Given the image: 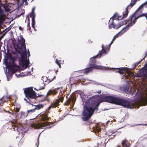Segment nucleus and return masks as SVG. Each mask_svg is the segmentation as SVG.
Here are the masks:
<instances>
[{
  "mask_svg": "<svg viewBox=\"0 0 147 147\" xmlns=\"http://www.w3.org/2000/svg\"><path fill=\"white\" fill-rule=\"evenodd\" d=\"M143 76L147 79V72L146 71H143Z\"/></svg>",
  "mask_w": 147,
  "mask_h": 147,
  "instance_id": "nucleus-38",
  "label": "nucleus"
},
{
  "mask_svg": "<svg viewBox=\"0 0 147 147\" xmlns=\"http://www.w3.org/2000/svg\"><path fill=\"white\" fill-rule=\"evenodd\" d=\"M129 87H128L127 88V90L128 91L129 90Z\"/></svg>",
  "mask_w": 147,
  "mask_h": 147,
  "instance_id": "nucleus-57",
  "label": "nucleus"
},
{
  "mask_svg": "<svg viewBox=\"0 0 147 147\" xmlns=\"http://www.w3.org/2000/svg\"><path fill=\"white\" fill-rule=\"evenodd\" d=\"M74 99V97L71 98H68L66 102L65 103V105L67 106L69 105L71 101H72V102H73Z\"/></svg>",
  "mask_w": 147,
  "mask_h": 147,
  "instance_id": "nucleus-29",
  "label": "nucleus"
},
{
  "mask_svg": "<svg viewBox=\"0 0 147 147\" xmlns=\"http://www.w3.org/2000/svg\"><path fill=\"white\" fill-rule=\"evenodd\" d=\"M22 13L21 14H20V15H22Z\"/></svg>",
  "mask_w": 147,
  "mask_h": 147,
  "instance_id": "nucleus-61",
  "label": "nucleus"
},
{
  "mask_svg": "<svg viewBox=\"0 0 147 147\" xmlns=\"http://www.w3.org/2000/svg\"><path fill=\"white\" fill-rule=\"evenodd\" d=\"M115 69L118 70L117 71L120 74H122L127 72V69L125 67L116 68Z\"/></svg>",
  "mask_w": 147,
  "mask_h": 147,
  "instance_id": "nucleus-23",
  "label": "nucleus"
},
{
  "mask_svg": "<svg viewBox=\"0 0 147 147\" xmlns=\"http://www.w3.org/2000/svg\"><path fill=\"white\" fill-rule=\"evenodd\" d=\"M5 34H3L0 37V41L3 38V36H4Z\"/></svg>",
  "mask_w": 147,
  "mask_h": 147,
  "instance_id": "nucleus-50",
  "label": "nucleus"
},
{
  "mask_svg": "<svg viewBox=\"0 0 147 147\" xmlns=\"http://www.w3.org/2000/svg\"><path fill=\"white\" fill-rule=\"evenodd\" d=\"M94 67L93 65H89V67L85 69V73H86L92 71L93 70V68H94Z\"/></svg>",
  "mask_w": 147,
  "mask_h": 147,
  "instance_id": "nucleus-27",
  "label": "nucleus"
},
{
  "mask_svg": "<svg viewBox=\"0 0 147 147\" xmlns=\"http://www.w3.org/2000/svg\"><path fill=\"white\" fill-rule=\"evenodd\" d=\"M32 106H34L33 105V104H32Z\"/></svg>",
  "mask_w": 147,
  "mask_h": 147,
  "instance_id": "nucleus-63",
  "label": "nucleus"
},
{
  "mask_svg": "<svg viewBox=\"0 0 147 147\" xmlns=\"http://www.w3.org/2000/svg\"><path fill=\"white\" fill-rule=\"evenodd\" d=\"M113 43V42L111 41V43H110V44L109 45V47H107L106 48V50H109V49L110 48L111 46V45Z\"/></svg>",
  "mask_w": 147,
  "mask_h": 147,
  "instance_id": "nucleus-41",
  "label": "nucleus"
},
{
  "mask_svg": "<svg viewBox=\"0 0 147 147\" xmlns=\"http://www.w3.org/2000/svg\"><path fill=\"white\" fill-rule=\"evenodd\" d=\"M30 21L29 20V19L28 20V23L27 25V27H28L30 26Z\"/></svg>",
  "mask_w": 147,
  "mask_h": 147,
  "instance_id": "nucleus-46",
  "label": "nucleus"
},
{
  "mask_svg": "<svg viewBox=\"0 0 147 147\" xmlns=\"http://www.w3.org/2000/svg\"><path fill=\"white\" fill-rule=\"evenodd\" d=\"M122 147H131L130 142L125 139L122 141L121 142ZM116 147H121L120 146H118Z\"/></svg>",
  "mask_w": 147,
  "mask_h": 147,
  "instance_id": "nucleus-14",
  "label": "nucleus"
},
{
  "mask_svg": "<svg viewBox=\"0 0 147 147\" xmlns=\"http://www.w3.org/2000/svg\"><path fill=\"white\" fill-rule=\"evenodd\" d=\"M34 106L35 107V110H38L42 108L44 106L43 104H39L37 105H34Z\"/></svg>",
  "mask_w": 147,
  "mask_h": 147,
  "instance_id": "nucleus-25",
  "label": "nucleus"
},
{
  "mask_svg": "<svg viewBox=\"0 0 147 147\" xmlns=\"http://www.w3.org/2000/svg\"><path fill=\"white\" fill-rule=\"evenodd\" d=\"M125 23V22L124 21H121L117 24V28H119L121 26L124 25Z\"/></svg>",
  "mask_w": 147,
  "mask_h": 147,
  "instance_id": "nucleus-33",
  "label": "nucleus"
},
{
  "mask_svg": "<svg viewBox=\"0 0 147 147\" xmlns=\"http://www.w3.org/2000/svg\"><path fill=\"white\" fill-rule=\"evenodd\" d=\"M143 7V5H141L140 7L138 8V9H137L138 10H140V9L142 8V7Z\"/></svg>",
  "mask_w": 147,
  "mask_h": 147,
  "instance_id": "nucleus-47",
  "label": "nucleus"
},
{
  "mask_svg": "<svg viewBox=\"0 0 147 147\" xmlns=\"http://www.w3.org/2000/svg\"><path fill=\"white\" fill-rule=\"evenodd\" d=\"M55 76H54L52 78H49V77L48 76L47 78V80H48L49 81L48 82V83H49L51 82H52L53 80V79L55 78Z\"/></svg>",
  "mask_w": 147,
  "mask_h": 147,
  "instance_id": "nucleus-35",
  "label": "nucleus"
},
{
  "mask_svg": "<svg viewBox=\"0 0 147 147\" xmlns=\"http://www.w3.org/2000/svg\"><path fill=\"white\" fill-rule=\"evenodd\" d=\"M97 55L90 59V63L89 65H93L94 68L96 69H102V67L101 66H98L95 65L96 61L95 59L98 56H96Z\"/></svg>",
  "mask_w": 147,
  "mask_h": 147,
  "instance_id": "nucleus-12",
  "label": "nucleus"
},
{
  "mask_svg": "<svg viewBox=\"0 0 147 147\" xmlns=\"http://www.w3.org/2000/svg\"><path fill=\"white\" fill-rule=\"evenodd\" d=\"M94 112L93 108L92 107L86 106L84 108V111L82 112L83 116L82 120L84 121H87L92 116Z\"/></svg>",
  "mask_w": 147,
  "mask_h": 147,
  "instance_id": "nucleus-1",
  "label": "nucleus"
},
{
  "mask_svg": "<svg viewBox=\"0 0 147 147\" xmlns=\"http://www.w3.org/2000/svg\"><path fill=\"white\" fill-rule=\"evenodd\" d=\"M19 29L20 30H21L23 31V29L21 26H19Z\"/></svg>",
  "mask_w": 147,
  "mask_h": 147,
  "instance_id": "nucleus-49",
  "label": "nucleus"
},
{
  "mask_svg": "<svg viewBox=\"0 0 147 147\" xmlns=\"http://www.w3.org/2000/svg\"><path fill=\"white\" fill-rule=\"evenodd\" d=\"M28 55H30V52L29 50H28Z\"/></svg>",
  "mask_w": 147,
  "mask_h": 147,
  "instance_id": "nucleus-53",
  "label": "nucleus"
},
{
  "mask_svg": "<svg viewBox=\"0 0 147 147\" xmlns=\"http://www.w3.org/2000/svg\"><path fill=\"white\" fill-rule=\"evenodd\" d=\"M26 97L27 98V99L24 98V100L30 104L35 102V100L36 98L37 97L36 93L34 91L29 94Z\"/></svg>",
  "mask_w": 147,
  "mask_h": 147,
  "instance_id": "nucleus-4",
  "label": "nucleus"
},
{
  "mask_svg": "<svg viewBox=\"0 0 147 147\" xmlns=\"http://www.w3.org/2000/svg\"><path fill=\"white\" fill-rule=\"evenodd\" d=\"M114 133L115 132L109 131L106 133V135L109 136H112L111 138H113L115 136V135H114Z\"/></svg>",
  "mask_w": 147,
  "mask_h": 147,
  "instance_id": "nucleus-30",
  "label": "nucleus"
},
{
  "mask_svg": "<svg viewBox=\"0 0 147 147\" xmlns=\"http://www.w3.org/2000/svg\"><path fill=\"white\" fill-rule=\"evenodd\" d=\"M44 84L43 83H40L37 85L34 89L37 90H41L44 88Z\"/></svg>",
  "mask_w": 147,
  "mask_h": 147,
  "instance_id": "nucleus-20",
  "label": "nucleus"
},
{
  "mask_svg": "<svg viewBox=\"0 0 147 147\" xmlns=\"http://www.w3.org/2000/svg\"><path fill=\"white\" fill-rule=\"evenodd\" d=\"M4 60V63L6 65L7 68L8 69H10L13 66L11 63L14 64L16 59L14 57H12L10 53H9L6 54Z\"/></svg>",
  "mask_w": 147,
  "mask_h": 147,
  "instance_id": "nucleus-3",
  "label": "nucleus"
},
{
  "mask_svg": "<svg viewBox=\"0 0 147 147\" xmlns=\"http://www.w3.org/2000/svg\"><path fill=\"white\" fill-rule=\"evenodd\" d=\"M3 97L1 98L0 99V105H2L4 103V101H3Z\"/></svg>",
  "mask_w": 147,
  "mask_h": 147,
  "instance_id": "nucleus-39",
  "label": "nucleus"
},
{
  "mask_svg": "<svg viewBox=\"0 0 147 147\" xmlns=\"http://www.w3.org/2000/svg\"><path fill=\"white\" fill-rule=\"evenodd\" d=\"M36 110L34 108L33 109H31L30 110H28L27 112L28 113H28H32L34 112Z\"/></svg>",
  "mask_w": 147,
  "mask_h": 147,
  "instance_id": "nucleus-37",
  "label": "nucleus"
},
{
  "mask_svg": "<svg viewBox=\"0 0 147 147\" xmlns=\"http://www.w3.org/2000/svg\"><path fill=\"white\" fill-rule=\"evenodd\" d=\"M117 98L116 97L107 96L102 98L101 101L102 102H107L116 104Z\"/></svg>",
  "mask_w": 147,
  "mask_h": 147,
  "instance_id": "nucleus-7",
  "label": "nucleus"
},
{
  "mask_svg": "<svg viewBox=\"0 0 147 147\" xmlns=\"http://www.w3.org/2000/svg\"><path fill=\"white\" fill-rule=\"evenodd\" d=\"M95 130L97 132H100L101 131V128L97 126L95 128Z\"/></svg>",
  "mask_w": 147,
  "mask_h": 147,
  "instance_id": "nucleus-40",
  "label": "nucleus"
},
{
  "mask_svg": "<svg viewBox=\"0 0 147 147\" xmlns=\"http://www.w3.org/2000/svg\"><path fill=\"white\" fill-rule=\"evenodd\" d=\"M92 99V98H90L89 99V101H90Z\"/></svg>",
  "mask_w": 147,
  "mask_h": 147,
  "instance_id": "nucleus-56",
  "label": "nucleus"
},
{
  "mask_svg": "<svg viewBox=\"0 0 147 147\" xmlns=\"http://www.w3.org/2000/svg\"><path fill=\"white\" fill-rule=\"evenodd\" d=\"M26 97L27 98V99L24 98V100L30 104L35 102V100L36 98L37 97L36 93L34 91L29 94Z\"/></svg>",
  "mask_w": 147,
  "mask_h": 147,
  "instance_id": "nucleus-5",
  "label": "nucleus"
},
{
  "mask_svg": "<svg viewBox=\"0 0 147 147\" xmlns=\"http://www.w3.org/2000/svg\"><path fill=\"white\" fill-rule=\"evenodd\" d=\"M44 100H42V101H43Z\"/></svg>",
  "mask_w": 147,
  "mask_h": 147,
  "instance_id": "nucleus-64",
  "label": "nucleus"
},
{
  "mask_svg": "<svg viewBox=\"0 0 147 147\" xmlns=\"http://www.w3.org/2000/svg\"><path fill=\"white\" fill-rule=\"evenodd\" d=\"M23 2H25L26 5H27L28 3L27 1V0H22Z\"/></svg>",
  "mask_w": 147,
  "mask_h": 147,
  "instance_id": "nucleus-45",
  "label": "nucleus"
},
{
  "mask_svg": "<svg viewBox=\"0 0 147 147\" xmlns=\"http://www.w3.org/2000/svg\"><path fill=\"white\" fill-rule=\"evenodd\" d=\"M50 125V122H44L41 124L39 123L35 124L33 125V127L36 129H40L44 127H47L46 128H50L51 126Z\"/></svg>",
  "mask_w": 147,
  "mask_h": 147,
  "instance_id": "nucleus-10",
  "label": "nucleus"
},
{
  "mask_svg": "<svg viewBox=\"0 0 147 147\" xmlns=\"http://www.w3.org/2000/svg\"><path fill=\"white\" fill-rule=\"evenodd\" d=\"M63 101V98L62 97L60 98L59 99H56L48 107V109L50 110L51 108H55L57 106L59 105V103L60 102H62Z\"/></svg>",
  "mask_w": 147,
  "mask_h": 147,
  "instance_id": "nucleus-11",
  "label": "nucleus"
},
{
  "mask_svg": "<svg viewBox=\"0 0 147 147\" xmlns=\"http://www.w3.org/2000/svg\"><path fill=\"white\" fill-rule=\"evenodd\" d=\"M131 8H130L129 7H127H127L126 8L125 10L124 11V12L123 13V17H122L121 18V17H118L117 19H119V20H121L123 18H126L128 15L129 13V11L128 10L129 9H130Z\"/></svg>",
  "mask_w": 147,
  "mask_h": 147,
  "instance_id": "nucleus-17",
  "label": "nucleus"
},
{
  "mask_svg": "<svg viewBox=\"0 0 147 147\" xmlns=\"http://www.w3.org/2000/svg\"><path fill=\"white\" fill-rule=\"evenodd\" d=\"M27 67V66L26 65V68Z\"/></svg>",
  "mask_w": 147,
  "mask_h": 147,
  "instance_id": "nucleus-60",
  "label": "nucleus"
},
{
  "mask_svg": "<svg viewBox=\"0 0 147 147\" xmlns=\"http://www.w3.org/2000/svg\"><path fill=\"white\" fill-rule=\"evenodd\" d=\"M116 38H115V37L114 36V37H113V39L112 40V41L113 42L115 40V39H116Z\"/></svg>",
  "mask_w": 147,
  "mask_h": 147,
  "instance_id": "nucleus-52",
  "label": "nucleus"
},
{
  "mask_svg": "<svg viewBox=\"0 0 147 147\" xmlns=\"http://www.w3.org/2000/svg\"><path fill=\"white\" fill-rule=\"evenodd\" d=\"M102 102L101 101L99 102L95 105V107L93 108V110L94 111H94L95 110H98V107L100 105V103Z\"/></svg>",
  "mask_w": 147,
  "mask_h": 147,
  "instance_id": "nucleus-31",
  "label": "nucleus"
},
{
  "mask_svg": "<svg viewBox=\"0 0 147 147\" xmlns=\"http://www.w3.org/2000/svg\"><path fill=\"white\" fill-rule=\"evenodd\" d=\"M63 93L62 92V91H61V90H60V92L59 93V95L58 96V99H59V98H60L62 97L63 98V100L64 97V96H63Z\"/></svg>",
  "mask_w": 147,
  "mask_h": 147,
  "instance_id": "nucleus-36",
  "label": "nucleus"
},
{
  "mask_svg": "<svg viewBox=\"0 0 147 147\" xmlns=\"http://www.w3.org/2000/svg\"><path fill=\"white\" fill-rule=\"evenodd\" d=\"M39 117V119L42 121H47L49 119L48 115L45 114L41 115Z\"/></svg>",
  "mask_w": 147,
  "mask_h": 147,
  "instance_id": "nucleus-19",
  "label": "nucleus"
},
{
  "mask_svg": "<svg viewBox=\"0 0 147 147\" xmlns=\"http://www.w3.org/2000/svg\"><path fill=\"white\" fill-rule=\"evenodd\" d=\"M125 32V30H124L123 32H122L121 31L119 32L118 33L115 35L114 36L116 38H118L119 36L123 34Z\"/></svg>",
  "mask_w": 147,
  "mask_h": 147,
  "instance_id": "nucleus-34",
  "label": "nucleus"
},
{
  "mask_svg": "<svg viewBox=\"0 0 147 147\" xmlns=\"http://www.w3.org/2000/svg\"><path fill=\"white\" fill-rule=\"evenodd\" d=\"M146 4H147V1L145 3Z\"/></svg>",
  "mask_w": 147,
  "mask_h": 147,
  "instance_id": "nucleus-58",
  "label": "nucleus"
},
{
  "mask_svg": "<svg viewBox=\"0 0 147 147\" xmlns=\"http://www.w3.org/2000/svg\"><path fill=\"white\" fill-rule=\"evenodd\" d=\"M20 42L17 45V48H15V51L13 52V53L14 54H15L16 53H20L21 50H22L23 49H25L26 52V49L25 44V40L23 38L22 35H20Z\"/></svg>",
  "mask_w": 147,
  "mask_h": 147,
  "instance_id": "nucleus-2",
  "label": "nucleus"
},
{
  "mask_svg": "<svg viewBox=\"0 0 147 147\" xmlns=\"http://www.w3.org/2000/svg\"><path fill=\"white\" fill-rule=\"evenodd\" d=\"M26 63H29V60L26 61Z\"/></svg>",
  "mask_w": 147,
  "mask_h": 147,
  "instance_id": "nucleus-55",
  "label": "nucleus"
},
{
  "mask_svg": "<svg viewBox=\"0 0 147 147\" xmlns=\"http://www.w3.org/2000/svg\"><path fill=\"white\" fill-rule=\"evenodd\" d=\"M34 91L33 90L32 87H29L25 88L24 92L25 95L26 96H27L29 94L31 93Z\"/></svg>",
  "mask_w": 147,
  "mask_h": 147,
  "instance_id": "nucleus-18",
  "label": "nucleus"
},
{
  "mask_svg": "<svg viewBox=\"0 0 147 147\" xmlns=\"http://www.w3.org/2000/svg\"><path fill=\"white\" fill-rule=\"evenodd\" d=\"M16 109H14V111H13V112H9V111H8V113H9L11 114L12 115H13V116L15 117V115H13V113H15V111H16Z\"/></svg>",
  "mask_w": 147,
  "mask_h": 147,
  "instance_id": "nucleus-42",
  "label": "nucleus"
},
{
  "mask_svg": "<svg viewBox=\"0 0 147 147\" xmlns=\"http://www.w3.org/2000/svg\"><path fill=\"white\" fill-rule=\"evenodd\" d=\"M20 109V107H16V111L14 113H13V114L15 115V117L16 118L18 117L19 118H24L26 117L28 114V113L21 112L18 113Z\"/></svg>",
  "mask_w": 147,
  "mask_h": 147,
  "instance_id": "nucleus-9",
  "label": "nucleus"
},
{
  "mask_svg": "<svg viewBox=\"0 0 147 147\" xmlns=\"http://www.w3.org/2000/svg\"><path fill=\"white\" fill-rule=\"evenodd\" d=\"M60 88H57L53 90H50L48 92L47 96H48L53 94L55 95L58 93V90H59Z\"/></svg>",
  "mask_w": 147,
  "mask_h": 147,
  "instance_id": "nucleus-16",
  "label": "nucleus"
},
{
  "mask_svg": "<svg viewBox=\"0 0 147 147\" xmlns=\"http://www.w3.org/2000/svg\"><path fill=\"white\" fill-rule=\"evenodd\" d=\"M101 92V90H99L98 92H97L98 93V94H100Z\"/></svg>",
  "mask_w": 147,
  "mask_h": 147,
  "instance_id": "nucleus-54",
  "label": "nucleus"
},
{
  "mask_svg": "<svg viewBox=\"0 0 147 147\" xmlns=\"http://www.w3.org/2000/svg\"><path fill=\"white\" fill-rule=\"evenodd\" d=\"M106 139L102 137L99 138L97 139V145L98 147H101L102 145V143L103 142H104L105 143H107L108 141L106 142Z\"/></svg>",
  "mask_w": 147,
  "mask_h": 147,
  "instance_id": "nucleus-15",
  "label": "nucleus"
},
{
  "mask_svg": "<svg viewBox=\"0 0 147 147\" xmlns=\"http://www.w3.org/2000/svg\"><path fill=\"white\" fill-rule=\"evenodd\" d=\"M11 122L12 124L11 127V130L17 131L19 132L21 130V126L17 123L16 119L11 121Z\"/></svg>",
  "mask_w": 147,
  "mask_h": 147,
  "instance_id": "nucleus-8",
  "label": "nucleus"
},
{
  "mask_svg": "<svg viewBox=\"0 0 147 147\" xmlns=\"http://www.w3.org/2000/svg\"><path fill=\"white\" fill-rule=\"evenodd\" d=\"M35 8L34 7L32 9V12L30 14V18H32V27L35 30H36L35 25V14L34 13Z\"/></svg>",
  "mask_w": 147,
  "mask_h": 147,
  "instance_id": "nucleus-13",
  "label": "nucleus"
},
{
  "mask_svg": "<svg viewBox=\"0 0 147 147\" xmlns=\"http://www.w3.org/2000/svg\"><path fill=\"white\" fill-rule=\"evenodd\" d=\"M111 21L112 22L109 24L110 25L109 26V29H111L113 27L114 28H116V29H118V28H117V24L115 25L114 24L113 22L114 19L113 18L111 19Z\"/></svg>",
  "mask_w": 147,
  "mask_h": 147,
  "instance_id": "nucleus-26",
  "label": "nucleus"
},
{
  "mask_svg": "<svg viewBox=\"0 0 147 147\" xmlns=\"http://www.w3.org/2000/svg\"><path fill=\"white\" fill-rule=\"evenodd\" d=\"M27 30L28 31L30 32L31 33L32 32V31L31 30V27L30 26L28 27H27Z\"/></svg>",
  "mask_w": 147,
  "mask_h": 147,
  "instance_id": "nucleus-43",
  "label": "nucleus"
},
{
  "mask_svg": "<svg viewBox=\"0 0 147 147\" xmlns=\"http://www.w3.org/2000/svg\"><path fill=\"white\" fill-rule=\"evenodd\" d=\"M102 49L101 50L99 51L96 56H99L100 57L103 54L106 53H107L106 49H104V46L103 45H102Z\"/></svg>",
  "mask_w": 147,
  "mask_h": 147,
  "instance_id": "nucleus-22",
  "label": "nucleus"
},
{
  "mask_svg": "<svg viewBox=\"0 0 147 147\" xmlns=\"http://www.w3.org/2000/svg\"><path fill=\"white\" fill-rule=\"evenodd\" d=\"M142 12V11H140V10L137 9L136 11L130 16V19L132 20L134 16H139L142 14L143 13H141Z\"/></svg>",
  "mask_w": 147,
  "mask_h": 147,
  "instance_id": "nucleus-21",
  "label": "nucleus"
},
{
  "mask_svg": "<svg viewBox=\"0 0 147 147\" xmlns=\"http://www.w3.org/2000/svg\"><path fill=\"white\" fill-rule=\"evenodd\" d=\"M116 105L123 106L125 107L130 108V102L127 100L117 98Z\"/></svg>",
  "mask_w": 147,
  "mask_h": 147,
  "instance_id": "nucleus-6",
  "label": "nucleus"
},
{
  "mask_svg": "<svg viewBox=\"0 0 147 147\" xmlns=\"http://www.w3.org/2000/svg\"><path fill=\"white\" fill-rule=\"evenodd\" d=\"M1 61V59H0V61Z\"/></svg>",
  "mask_w": 147,
  "mask_h": 147,
  "instance_id": "nucleus-62",
  "label": "nucleus"
},
{
  "mask_svg": "<svg viewBox=\"0 0 147 147\" xmlns=\"http://www.w3.org/2000/svg\"><path fill=\"white\" fill-rule=\"evenodd\" d=\"M147 55V53L146 54V55L145 56V57H144V58L142 59V60L140 61V62H139L138 63H136V66H137V65H138L139 63H140L141 61H142L143 59H144L146 57V56Z\"/></svg>",
  "mask_w": 147,
  "mask_h": 147,
  "instance_id": "nucleus-48",
  "label": "nucleus"
},
{
  "mask_svg": "<svg viewBox=\"0 0 147 147\" xmlns=\"http://www.w3.org/2000/svg\"><path fill=\"white\" fill-rule=\"evenodd\" d=\"M117 17V15L115 14L111 18L110 20L109 21V22H110V20H111V19L113 18L114 19V20L115 19V18H116Z\"/></svg>",
  "mask_w": 147,
  "mask_h": 147,
  "instance_id": "nucleus-44",
  "label": "nucleus"
},
{
  "mask_svg": "<svg viewBox=\"0 0 147 147\" xmlns=\"http://www.w3.org/2000/svg\"><path fill=\"white\" fill-rule=\"evenodd\" d=\"M28 1H29V0H28ZM34 0H32V1H34Z\"/></svg>",
  "mask_w": 147,
  "mask_h": 147,
  "instance_id": "nucleus-59",
  "label": "nucleus"
},
{
  "mask_svg": "<svg viewBox=\"0 0 147 147\" xmlns=\"http://www.w3.org/2000/svg\"><path fill=\"white\" fill-rule=\"evenodd\" d=\"M145 13H143L142 14H141L139 16H135V17L134 19L133 20H132V19L131 20V23H132V24H134L136 22V20H137L139 18L141 17H142L144 16L145 17Z\"/></svg>",
  "mask_w": 147,
  "mask_h": 147,
  "instance_id": "nucleus-24",
  "label": "nucleus"
},
{
  "mask_svg": "<svg viewBox=\"0 0 147 147\" xmlns=\"http://www.w3.org/2000/svg\"><path fill=\"white\" fill-rule=\"evenodd\" d=\"M61 60H59L58 59H56L55 60V63L59 66V67L61 68Z\"/></svg>",
  "mask_w": 147,
  "mask_h": 147,
  "instance_id": "nucleus-32",
  "label": "nucleus"
},
{
  "mask_svg": "<svg viewBox=\"0 0 147 147\" xmlns=\"http://www.w3.org/2000/svg\"><path fill=\"white\" fill-rule=\"evenodd\" d=\"M133 25V24H132V23L131 22L129 23L125 27L123 28L122 30L121 31L122 32H123L124 30H125V31L126 30V29H127V30H128L129 29V27L132 26Z\"/></svg>",
  "mask_w": 147,
  "mask_h": 147,
  "instance_id": "nucleus-28",
  "label": "nucleus"
},
{
  "mask_svg": "<svg viewBox=\"0 0 147 147\" xmlns=\"http://www.w3.org/2000/svg\"><path fill=\"white\" fill-rule=\"evenodd\" d=\"M1 26L0 25V29H1ZM4 31V30H3L2 32H1V29H0V34H1L3 33V32Z\"/></svg>",
  "mask_w": 147,
  "mask_h": 147,
  "instance_id": "nucleus-51",
  "label": "nucleus"
}]
</instances>
